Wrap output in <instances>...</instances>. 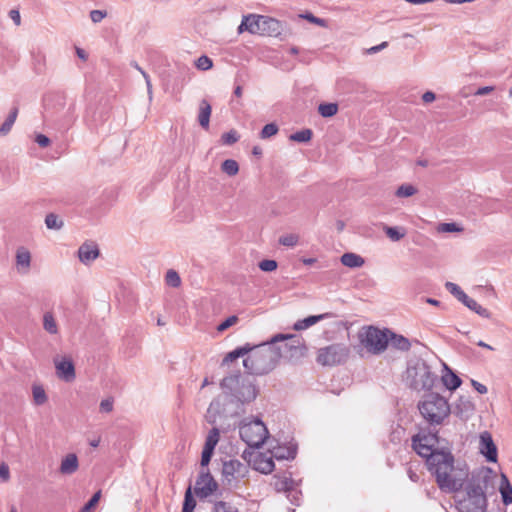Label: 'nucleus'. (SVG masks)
<instances>
[{
  "label": "nucleus",
  "mask_w": 512,
  "mask_h": 512,
  "mask_svg": "<svg viewBox=\"0 0 512 512\" xmlns=\"http://www.w3.org/2000/svg\"><path fill=\"white\" fill-rule=\"evenodd\" d=\"M36 143L40 147H47L50 144V139L44 134H37L35 137Z\"/></svg>",
  "instance_id": "nucleus-61"
},
{
  "label": "nucleus",
  "mask_w": 512,
  "mask_h": 512,
  "mask_svg": "<svg viewBox=\"0 0 512 512\" xmlns=\"http://www.w3.org/2000/svg\"><path fill=\"white\" fill-rule=\"evenodd\" d=\"M141 75L143 76V78L145 79V83H146V87H147V94H148V98L149 100L151 101L152 98H153V90H152V83H151V79H150V76L143 70L141 71Z\"/></svg>",
  "instance_id": "nucleus-59"
},
{
  "label": "nucleus",
  "mask_w": 512,
  "mask_h": 512,
  "mask_svg": "<svg viewBox=\"0 0 512 512\" xmlns=\"http://www.w3.org/2000/svg\"><path fill=\"white\" fill-rule=\"evenodd\" d=\"M113 410V401L111 399H104L100 402V411L109 413Z\"/></svg>",
  "instance_id": "nucleus-60"
},
{
  "label": "nucleus",
  "mask_w": 512,
  "mask_h": 512,
  "mask_svg": "<svg viewBox=\"0 0 512 512\" xmlns=\"http://www.w3.org/2000/svg\"><path fill=\"white\" fill-rule=\"evenodd\" d=\"M196 500L192 495V488L189 486L185 492L182 512H194Z\"/></svg>",
  "instance_id": "nucleus-34"
},
{
  "label": "nucleus",
  "mask_w": 512,
  "mask_h": 512,
  "mask_svg": "<svg viewBox=\"0 0 512 512\" xmlns=\"http://www.w3.org/2000/svg\"><path fill=\"white\" fill-rule=\"evenodd\" d=\"M17 112H18L17 109H14L13 111L10 112V114L8 115L6 120L0 126V135H5L6 133H8L11 130V128L16 120Z\"/></svg>",
  "instance_id": "nucleus-40"
},
{
  "label": "nucleus",
  "mask_w": 512,
  "mask_h": 512,
  "mask_svg": "<svg viewBox=\"0 0 512 512\" xmlns=\"http://www.w3.org/2000/svg\"><path fill=\"white\" fill-rule=\"evenodd\" d=\"M301 492L296 489L294 486L287 493V498L291 501L292 504L299 505Z\"/></svg>",
  "instance_id": "nucleus-55"
},
{
  "label": "nucleus",
  "mask_w": 512,
  "mask_h": 512,
  "mask_svg": "<svg viewBox=\"0 0 512 512\" xmlns=\"http://www.w3.org/2000/svg\"><path fill=\"white\" fill-rule=\"evenodd\" d=\"M273 457H267L264 454L258 455L254 459V469L263 473V474H269L274 470V462Z\"/></svg>",
  "instance_id": "nucleus-19"
},
{
  "label": "nucleus",
  "mask_w": 512,
  "mask_h": 512,
  "mask_svg": "<svg viewBox=\"0 0 512 512\" xmlns=\"http://www.w3.org/2000/svg\"><path fill=\"white\" fill-rule=\"evenodd\" d=\"M499 492L505 505L512 504V485L505 474H501Z\"/></svg>",
  "instance_id": "nucleus-22"
},
{
  "label": "nucleus",
  "mask_w": 512,
  "mask_h": 512,
  "mask_svg": "<svg viewBox=\"0 0 512 512\" xmlns=\"http://www.w3.org/2000/svg\"><path fill=\"white\" fill-rule=\"evenodd\" d=\"M45 225L50 230H60L62 229L64 222L58 215L49 213L45 217Z\"/></svg>",
  "instance_id": "nucleus-31"
},
{
  "label": "nucleus",
  "mask_w": 512,
  "mask_h": 512,
  "mask_svg": "<svg viewBox=\"0 0 512 512\" xmlns=\"http://www.w3.org/2000/svg\"><path fill=\"white\" fill-rule=\"evenodd\" d=\"M437 380V375L423 359L417 358L408 362L405 382L413 390H431Z\"/></svg>",
  "instance_id": "nucleus-6"
},
{
  "label": "nucleus",
  "mask_w": 512,
  "mask_h": 512,
  "mask_svg": "<svg viewBox=\"0 0 512 512\" xmlns=\"http://www.w3.org/2000/svg\"><path fill=\"white\" fill-rule=\"evenodd\" d=\"M240 438L249 447H260L268 438V429L258 417H246L238 426Z\"/></svg>",
  "instance_id": "nucleus-7"
},
{
  "label": "nucleus",
  "mask_w": 512,
  "mask_h": 512,
  "mask_svg": "<svg viewBox=\"0 0 512 512\" xmlns=\"http://www.w3.org/2000/svg\"><path fill=\"white\" fill-rule=\"evenodd\" d=\"M446 373L442 376L444 386L449 390H456L462 383L461 379L453 373L446 365H444Z\"/></svg>",
  "instance_id": "nucleus-27"
},
{
  "label": "nucleus",
  "mask_w": 512,
  "mask_h": 512,
  "mask_svg": "<svg viewBox=\"0 0 512 512\" xmlns=\"http://www.w3.org/2000/svg\"><path fill=\"white\" fill-rule=\"evenodd\" d=\"M106 17V12L102 10H92L90 12V18L92 22L99 23Z\"/></svg>",
  "instance_id": "nucleus-58"
},
{
  "label": "nucleus",
  "mask_w": 512,
  "mask_h": 512,
  "mask_svg": "<svg viewBox=\"0 0 512 512\" xmlns=\"http://www.w3.org/2000/svg\"><path fill=\"white\" fill-rule=\"evenodd\" d=\"M32 395H33V401L34 404L37 406L43 405L47 402V395L45 390L40 385H33L32 386Z\"/></svg>",
  "instance_id": "nucleus-32"
},
{
  "label": "nucleus",
  "mask_w": 512,
  "mask_h": 512,
  "mask_svg": "<svg viewBox=\"0 0 512 512\" xmlns=\"http://www.w3.org/2000/svg\"><path fill=\"white\" fill-rule=\"evenodd\" d=\"M271 455L278 460L294 459L296 456V447L293 445L273 447Z\"/></svg>",
  "instance_id": "nucleus-21"
},
{
  "label": "nucleus",
  "mask_w": 512,
  "mask_h": 512,
  "mask_svg": "<svg viewBox=\"0 0 512 512\" xmlns=\"http://www.w3.org/2000/svg\"><path fill=\"white\" fill-rule=\"evenodd\" d=\"M313 132L311 129H302L289 136V139L294 142L306 143L312 138Z\"/></svg>",
  "instance_id": "nucleus-33"
},
{
  "label": "nucleus",
  "mask_w": 512,
  "mask_h": 512,
  "mask_svg": "<svg viewBox=\"0 0 512 512\" xmlns=\"http://www.w3.org/2000/svg\"><path fill=\"white\" fill-rule=\"evenodd\" d=\"M259 268L264 272H272L277 269V262L275 260H262L259 263Z\"/></svg>",
  "instance_id": "nucleus-51"
},
{
  "label": "nucleus",
  "mask_w": 512,
  "mask_h": 512,
  "mask_svg": "<svg viewBox=\"0 0 512 512\" xmlns=\"http://www.w3.org/2000/svg\"><path fill=\"white\" fill-rule=\"evenodd\" d=\"M212 512H238L230 504L224 501H218L214 504Z\"/></svg>",
  "instance_id": "nucleus-49"
},
{
  "label": "nucleus",
  "mask_w": 512,
  "mask_h": 512,
  "mask_svg": "<svg viewBox=\"0 0 512 512\" xmlns=\"http://www.w3.org/2000/svg\"><path fill=\"white\" fill-rule=\"evenodd\" d=\"M100 255L98 245L93 241H86L78 249V258L84 265H90Z\"/></svg>",
  "instance_id": "nucleus-16"
},
{
  "label": "nucleus",
  "mask_w": 512,
  "mask_h": 512,
  "mask_svg": "<svg viewBox=\"0 0 512 512\" xmlns=\"http://www.w3.org/2000/svg\"><path fill=\"white\" fill-rule=\"evenodd\" d=\"M479 450L489 462H497V447L494 444L492 436L489 432L485 431L480 434Z\"/></svg>",
  "instance_id": "nucleus-15"
},
{
  "label": "nucleus",
  "mask_w": 512,
  "mask_h": 512,
  "mask_svg": "<svg viewBox=\"0 0 512 512\" xmlns=\"http://www.w3.org/2000/svg\"><path fill=\"white\" fill-rule=\"evenodd\" d=\"M57 376L66 381L71 382L75 379V367L70 357H56L54 359Z\"/></svg>",
  "instance_id": "nucleus-14"
},
{
  "label": "nucleus",
  "mask_w": 512,
  "mask_h": 512,
  "mask_svg": "<svg viewBox=\"0 0 512 512\" xmlns=\"http://www.w3.org/2000/svg\"><path fill=\"white\" fill-rule=\"evenodd\" d=\"M166 283L171 287H178L181 284L179 274L175 270H168L165 277Z\"/></svg>",
  "instance_id": "nucleus-44"
},
{
  "label": "nucleus",
  "mask_w": 512,
  "mask_h": 512,
  "mask_svg": "<svg viewBox=\"0 0 512 512\" xmlns=\"http://www.w3.org/2000/svg\"><path fill=\"white\" fill-rule=\"evenodd\" d=\"M299 237L296 234H286L279 238V243L283 246L294 247L297 245Z\"/></svg>",
  "instance_id": "nucleus-45"
},
{
  "label": "nucleus",
  "mask_w": 512,
  "mask_h": 512,
  "mask_svg": "<svg viewBox=\"0 0 512 512\" xmlns=\"http://www.w3.org/2000/svg\"><path fill=\"white\" fill-rule=\"evenodd\" d=\"M217 488L218 484L210 472L208 470H202L195 482V494L201 499L207 498L212 495Z\"/></svg>",
  "instance_id": "nucleus-13"
},
{
  "label": "nucleus",
  "mask_w": 512,
  "mask_h": 512,
  "mask_svg": "<svg viewBox=\"0 0 512 512\" xmlns=\"http://www.w3.org/2000/svg\"><path fill=\"white\" fill-rule=\"evenodd\" d=\"M249 473V465L238 459L223 462L222 478L229 486H236Z\"/></svg>",
  "instance_id": "nucleus-12"
},
{
  "label": "nucleus",
  "mask_w": 512,
  "mask_h": 512,
  "mask_svg": "<svg viewBox=\"0 0 512 512\" xmlns=\"http://www.w3.org/2000/svg\"><path fill=\"white\" fill-rule=\"evenodd\" d=\"M294 486V480L288 477L277 479L275 482V488L277 491H284L286 493Z\"/></svg>",
  "instance_id": "nucleus-42"
},
{
  "label": "nucleus",
  "mask_w": 512,
  "mask_h": 512,
  "mask_svg": "<svg viewBox=\"0 0 512 512\" xmlns=\"http://www.w3.org/2000/svg\"><path fill=\"white\" fill-rule=\"evenodd\" d=\"M268 343L271 347L279 349L280 359L282 357H293L301 346L299 336L294 334H276L268 340Z\"/></svg>",
  "instance_id": "nucleus-11"
},
{
  "label": "nucleus",
  "mask_w": 512,
  "mask_h": 512,
  "mask_svg": "<svg viewBox=\"0 0 512 512\" xmlns=\"http://www.w3.org/2000/svg\"><path fill=\"white\" fill-rule=\"evenodd\" d=\"M43 329L50 335L58 334V323L53 312L47 311L43 314Z\"/></svg>",
  "instance_id": "nucleus-26"
},
{
  "label": "nucleus",
  "mask_w": 512,
  "mask_h": 512,
  "mask_svg": "<svg viewBox=\"0 0 512 512\" xmlns=\"http://www.w3.org/2000/svg\"><path fill=\"white\" fill-rule=\"evenodd\" d=\"M327 316H328L327 314L308 316L307 318H305L303 320L297 321L294 324L293 328L297 331L307 329L310 326L318 323L320 320L325 319Z\"/></svg>",
  "instance_id": "nucleus-29"
},
{
  "label": "nucleus",
  "mask_w": 512,
  "mask_h": 512,
  "mask_svg": "<svg viewBox=\"0 0 512 512\" xmlns=\"http://www.w3.org/2000/svg\"><path fill=\"white\" fill-rule=\"evenodd\" d=\"M220 406H221V404H220L219 400H213L210 403L207 413H206V420L210 424H214L216 422L217 415L220 412Z\"/></svg>",
  "instance_id": "nucleus-36"
},
{
  "label": "nucleus",
  "mask_w": 512,
  "mask_h": 512,
  "mask_svg": "<svg viewBox=\"0 0 512 512\" xmlns=\"http://www.w3.org/2000/svg\"><path fill=\"white\" fill-rule=\"evenodd\" d=\"M341 263L349 268H359L364 265L365 261L360 255L348 252L341 256Z\"/></svg>",
  "instance_id": "nucleus-25"
},
{
  "label": "nucleus",
  "mask_w": 512,
  "mask_h": 512,
  "mask_svg": "<svg viewBox=\"0 0 512 512\" xmlns=\"http://www.w3.org/2000/svg\"><path fill=\"white\" fill-rule=\"evenodd\" d=\"M195 65L199 70L206 71L213 66V62L208 56L203 55L196 60Z\"/></svg>",
  "instance_id": "nucleus-48"
},
{
  "label": "nucleus",
  "mask_w": 512,
  "mask_h": 512,
  "mask_svg": "<svg viewBox=\"0 0 512 512\" xmlns=\"http://www.w3.org/2000/svg\"><path fill=\"white\" fill-rule=\"evenodd\" d=\"M349 348L344 344H332L318 350L317 362L323 366H334L346 361Z\"/></svg>",
  "instance_id": "nucleus-10"
},
{
  "label": "nucleus",
  "mask_w": 512,
  "mask_h": 512,
  "mask_svg": "<svg viewBox=\"0 0 512 512\" xmlns=\"http://www.w3.org/2000/svg\"><path fill=\"white\" fill-rule=\"evenodd\" d=\"M474 411V405L469 399L460 398L455 406V413L460 418H468Z\"/></svg>",
  "instance_id": "nucleus-24"
},
{
  "label": "nucleus",
  "mask_w": 512,
  "mask_h": 512,
  "mask_svg": "<svg viewBox=\"0 0 512 512\" xmlns=\"http://www.w3.org/2000/svg\"><path fill=\"white\" fill-rule=\"evenodd\" d=\"M221 170L228 176H235L239 171V165L235 160L227 159L222 163Z\"/></svg>",
  "instance_id": "nucleus-39"
},
{
  "label": "nucleus",
  "mask_w": 512,
  "mask_h": 512,
  "mask_svg": "<svg viewBox=\"0 0 512 512\" xmlns=\"http://www.w3.org/2000/svg\"><path fill=\"white\" fill-rule=\"evenodd\" d=\"M223 144L232 145L238 141L239 135L235 130L224 133L221 137Z\"/></svg>",
  "instance_id": "nucleus-50"
},
{
  "label": "nucleus",
  "mask_w": 512,
  "mask_h": 512,
  "mask_svg": "<svg viewBox=\"0 0 512 512\" xmlns=\"http://www.w3.org/2000/svg\"><path fill=\"white\" fill-rule=\"evenodd\" d=\"M100 498L101 490L97 491L79 512H91V510L98 504Z\"/></svg>",
  "instance_id": "nucleus-46"
},
{
  "label": "nucleus",
  "mask_w": 512,
  "mask_h": 512,
  "mask_svg": "<svg viewBox=\"0 0 512 512\" xmlns=\"http://www.w3.org/2000/svg\"><path fill=\"white\" fill-rule=\"evenodd\" d=\"M416 193V188L410 184L401 185L397 191L396 195L398 197H410Z\"/></svg>",
  "instance_id": "nucleus-47"
},
{
  "label": "nucleus",
  "mask_w": 512,
  "mask_h": 512,
  "mask_svg": "<svg viewBox=\"0 0 512 512\" xmlns=\"http://www.w3.org/2000/svg\"><path fill=\"white\" fill-rule=\"evenodd\" d=\"M383 230L387 237L394 242L401 240L405 236V231L398 227L384 226Z\"/></svg>",
  "instance_id": "nucleus-38"
},
{
  "label": "nucleus",
  "mask_w": 512,
  "mask_h": 512,
  "mask_svg": "<svg viewBox=\"0 0 512 512\" xmlns=\"http://www.w3.org/2000/svg\"><path fill=\"white\" fill-rule=\"evenodd\" d=\"M238 321V317L233 315V316H230L228 317L225 321H223L219 326H218V331H224L226 329H228L229 327H231L232 325L236 324Z\"/></svg>",
  "instance_id": "nucleus-57"
},
{
  "label": "nucleus",
  "mask_w": 512,
  "mask_h": 512,
  "mask_svg": "<svg viewBox=\"0 0 512 512\" xmlns=\"http://www.w3.org/2000/svg\"><path fill=\"white\" fill-rule=\"evenodd\" d=\"M438 231L440 232H447V233H451V232H459V231H462V228H460L457 224L455 223H442L439 225L438 227Z\"/></svg>",
  "instance_id": "nucleus-52"
},
{
  "label": "nucleus",
  "mask_w": 512,
  "mask_h": 512,
  "mask_svg": "<svg viewBox=\"0 0 512 512\" xmlns=\"http://www.w3.org/2000/svg\"><path fill=\"white\" fill-rule=\"evenodd\" d=\"M78 468L79 461L77 455L69 453L61 460L59 471L63 475H71L74 474Z\"/></svg>",
  "instance_id": "nucleus-18"
},
{
  "label": "nucleus",
  "mask_w": 512,
  "mask_h": 512,
  "mask_svg": "<svg viewBox=\"0 0 512 512\" xmlns=\"http://www.w3.org/2000/svg\"><path fill=\"white\" fill-rule=\"evenodd\" d=\"M438 443L437 431L431 432L420 430L412 437V447L414 451L426 461L432 458L436 453L435 446Z\"/></svg>",
  "instance_id": "nucleus-9"
},
{
  "label": "nucleus",
  "mask_w": 512,
  "mask_h": 512,
  "mask_svg": "<svg viewBox=\"0 0 512 512\" xmlns=\"http://www.w3.org/2000/svg\"><path fill=\"white\" fill-rule=\"evenodd\" d=\"M223 392L230 396L232 401L248 404L254 401L258 395V389L253 381L234 374L225 377L221 382Z\"/></svg>",
  "instance_id": "nucleus-5"
},
{
  "label": "nucleus",
  "mask_w": 512,
  "mask_h": 512,
  "mask_svg": "<svg viewBox=\"0 0 512 512\" xmlns=\"http://www.w3.org/2000/svg\"><path fill=\"white\" fill-rule=\"evenodd\" d=\"M9 17L12 19L15 25L19 26L21 24V16L18 10H10Z\"/></svg>",
  "instance_id": "nucleus-64"
},
{
  "label": "nucleus",
  "mask_w": 512,
  "mask_h": 512,
  "mask_svg": "<svg viewBox=\"0 0 512 512\" xmlns=\"http://www.w3.org/2000/svg\"><path fill=\"white\" fill-rule=\"evenodd\" d=\"M278 130V126L275 123L266 124L260 132V137L262 139L270 138L276 135L278 133Z\"/></svg>",
  "instance_id": "nucleus-43"
},
{
  "label": "nucleus",
  "mask_w": 512,
  "mask_h": 512,
  "mask_svg": "<svg viewBox=\"0 0 512 512\" xmlns=\"http://www.w3.org/2000/svg\"><path fill=\"white\" fill-rule=\"evenodd\" d=\"M219 439H220V431H219L218 428L213 427L209 431V433H208V435L206 437L204 447L215 449L216 445L219 442Z\"/></svg>",
  "instance_id": "nucleus-37"
},
{
  "label": "nucleus",
  "mask_w": 512,
  "mask_h": 512,
  "mask_svg": "<svg viewBox=\"0 0 512 512\" xmlns=\"http://www.w3.org/2000/svg\"><path fill=\"white\" fill-rule=\"evenodd\" d=\"M214 449L204 447L201 454V466H207L211 460Z\"/></svg>",
  "instance_id": "nucleus-54"
},
{
  "label": "nucleus",
  "mask_w": 512,
  "mask_h": 512,
  "mask_svg": "<svg viewBox=\"0 0 512 512\" xmlns=\"http://www.w3.org/2000/svg\"><path fill=\"white\" fill-rule=\"evenodd\" d=\"M466 307L468 309L474 311L475 313H477L481 317H484V318H489L490 317V312L486 308H484L480 304H478L477 301L472 299V298L469 301V303H467Z\"/></svg>",
  "instance_id": "nucleus-41"
},
{
  "label": "nucleus",
  "mask_w": 512,
  "mask_h": 512,
  "mask_svg": "<svg viewBox=\"0 0 512 512\" xmlns=\"http://www.w3.org/2000/svg\"><path fill=\"white\" fill-rule=\"evenodd\" d=\"M387 46H388V42L384 41V42L380 43L379 45L370 47L369 49L366 50V53L367 54H375V53L382 51Z\"/></svg>",
  "instance_id": "nucleus-62"
},
{
  "label": "nucleus",
  "mask_w": 512,
  "mask_h": 512,
  "mask_svg": "<svg viewBox=\"0 0 512 512\" xmlns=\"http://www.w3.org/2000/svg\"><path fill=\"white\" fill-rule=\"evenodd\" d=\"M389 340H390L391 346L397 350L406 352V351H409L411 348V343H410L409 339L402 335H397L395 333H391V337Z\"/></svg>",
  "instance_id": "nucleus-28"
},
{
  "label": "nucleus",
  "mask_w": 512,
  "mask_h": 512,
  "mask_svg": "<svg viewBox=\"0 0 512 512\" xmlns=\"http://www.w3.org/2000/svg\"><path fill=\"white\" fill-rule=\"evenodd\" d=\"M243 358L245 370L252 375H265L271 372L280 360L278 348H273L268 341L259 345L246 343L229 352L223 359L222 365H226Z\"/></svg>",
  "instance_id": "nucleus-1"
},
{
  "label": "nucleus",
  "mask_w": 512,
  "mask_h": 512,
  "mask_svg": "<svg viewBox=\"0 0 512 512\" xmlns=\"http://www.w3.org/2000/svg\"><path fill=\"white\" fill-rule=\"evenodd\" d=\"M445 288L456 298L460 297L464 293V291L453 282H446Z\"/></svg>",
  "instance_id": "nucleus-53"
},
{
  "label": "nucleus",
  "mask_w": 512,
  "mask_h": 512,
  "mask_svg": "<svg viewBox=\"0 0 512 512\" xmlns=\"http://www.w3.org/2000/svg\"><path fill=\"white\" fill-rule=\"evenodd\" d=\"M318 112L322 117H332L338 112V105L336 103H322L318 106Z\"/></svg>",
  "instance_id": "nucleus-35"
},
{
  "label": "nucleus",
  "mask_w": 512,
  "mask_h": 512,
  "mask_svg": "<svg viewBox=\"0 0 512 512\" xmlns=\"http://www.w3.org/2000/svg\"><path fill=\"white\" fill-rule=\"evenodd\" d=\"M360 342L372 354L382 353L388 345L389 338L384 331L373 326L359 334Z\"/></svg>",
  "instance_id": "nucleus-8"
},
{
  "label": "nucleus",
  "mask_w": 512,
  "mask_h": 512,
  "mask_svg": "<svg viewBox=\"0 0 512 512\" xmlns=\"http://www.w3.org/2000/svg\"><path fill=\"white\" fill-rule=\"evenodd\" d=\"M428 470L435 476L436 483L443 492L459 491L468 479L469 469L465 463L455 461L450 451H436L427 460Z\"/></svg>",
  "instance_id": "nucleus-2"
},
{
  "label": "nucleus",
  "mask_w": 512,
  "mask_h": 512,
  "mask_svg": "<svg viewBox=\"0 0 512 512\" xmlns=\"http://www.w3.org/2000/svg\"><path fill=\"white\" fill-rule=\"evenodd\" d=\"M302 17L311 23H314L320 27H326V21L322 18H318L311 13H306Z\"/></svg>",
  "instance_id": "nucleus-56"
},
{
  "label": "nucleus",
  "mask_w": 512,
  "mask_h": 512,
  "mask_svg": "<svg viewBox=\"0 0 512 512\" xmlns=\"http://www.w3.org/2000/svg\"><path fill=\"white\" fill-rule=\"evenodd\" d=\"M418 410L424 421L431 427L444 424L451 408L448 400L438 393H428L418 402Z\"/></svg>",
  "instance_id": "nucleus-4"
},
{
  "label": "nucleus",
  "mask_w": 512,
  "mask_h": 512,
  "mask_svg": "<svg viewBox=\"0 0 512 512\" xmlns=\"http://www.w3.org/2000/svg\"><path fill=\"white\" fill-rule=\"evenodd\" d=\"M9 477V467L5 463L0 464V479H2L3 481H7Z\"/></svg>",
  "instance_id": "nucleus-63"
},
{
  "label": "nucleus",
  "mask_w": 512,
  "mask_h": 512,
  "mask_svg": "<svg viewBox=\"0 0 512 512\" xmlns=\"http://www.w3.org/2000/svg\"><path fill=\"white\" fill-rule=\"evenodd\" d=\"M248 32L251 34H261L264 31L262 24V15H247Z\"/></svg>",
  "instance_id": "nucleus-30"
},
{
  "label": "nucleus",
  "mask_w": 512,
  "mask_h": 512,
  "mask_svg": "<svg viewBox=\"0 0 512 512\" xmlns=\"http://www.w3.org/2000/svg\"><path fill=\"white\" fill-rule=\"evenodd\" d=\"M15 268L21 275H26L31 269V253L25 247H19L15 255Z\"/></svg>",
  "instance_id": "nucleus-17"
},
{
  "label": "nucleus",
  "mask_w": 512,
  "mask_h": 512,
  "mask_svg": "<svg viewBox=\"0 0 512 512\" xmlns=\"http://www.w3.org/2000/svg\"><path fill=\"white\" fill-rule=\"evenodd\" d=\"M211 112L212 108L209 102L205 99L201 100L199 104L198 122L205 130L209 128Z\"/></svg>",
  "instance_id": "nucleus-20"
},
{
  "label": "nucleus",
  "mask_w": 512,
  "mask_h": 512,
  "mask_svg": "<svg viewBox=\"0 0 512 512\" xmlns=\"http://www.w3.org/2000/svg\"><path fill=\"white\" fill-rule=\"evenodd\" d=\"M491 477L485 472L472 474L465 487V495L456 502L459 512H485L487 509L486 490Z\"/></svg>",
  "instance_id": "nucleus-3"
},
{
  "label": "nucleus",
  "mask_w": 512,
  "mask_h": 512,
  "mask_svg": "<svg viewBox=\"0 0 512 512\" xmlns=\"http://www.w3.org/2000/svg\"><path fill=\"white\" fill-rule=\"evenodd\" d=\"M262 24H263L262 28H264V31L261 34H268L270 36H272V35L276 36V35L280 34V32H281V24L278 20H276L274 18L262 16Z\"/></svg>",
  "instance_id": "nucleus-23"
}]
</instances>
